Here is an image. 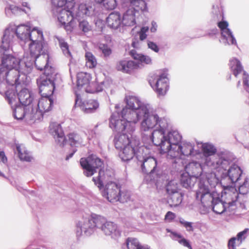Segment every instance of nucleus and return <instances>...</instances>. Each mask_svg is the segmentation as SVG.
<instances>
[{"instance_id": "nucleus-1", "label": "nucleus", "mask_w": 249, "mask_h": 249, "mask_svg": "<svg viewBox=\"0 0 249 249\" xmlns=\"http://www.w3.org/2000/svg\"><path fill=\"white\" fill-rule=\"evenodd\" d=\"M128 118L134 123L142 119L140 130L152 131L150 136L151 142L155 145L160 147L161 154H167V158L178 155L181 136L176 130L165 134L168 127L167 119L159 114L157 110H152L151 105L145 103L136 112L130 113Z\"/></svg>"}, {"instance_id": "nucleus-2", "label": "nucleus", "mask_w": 249, "mask_h": 249, "mask_svg": "<svg viewBox=\"0 0 249 249\" xmlns=\"http://www.w3.org/2000/svg\"><path fill=\"white\" fill-rule=\"evenodd\" d=\"M127 107L124 108L121 113L114 112L110 119L109 126L118 133L115 137L114 142L116 149H122L129 144H140V140L135 134V125L142 119L139 120L136 123L132 122L129 119L130 114L136 112L145 103H142L140 99L135 96H128L125 98Z\"/></svg>"}, {"instance_id": "nucleus-3", "label": "nucleus", "mask_w": 249, "mask_h": 249, "mask_svg": "<svg viewBox=\"0 0 249 249\" xmlns=\"http://www.w3.org/2000/svg\"><path fill=\"white\" fill-rule=\"evenodd\" d=\"M97 230H100L105 235L114 239H117L121 234V231L116 224L95 213L83 215L76 223L75 233L78 239L90 236Z\"/></svg>"}, {"instance_id": "nucleus-4", "label": "nucleus", "mask_w": 249, "mask_h": 249, "mask_svg": "<svg viewBox=\"0 0 249 249\" xmlns=\"http://www.w3.org/2000/svg\"><path fill=\"white\" fill-rule=\"evenodd\" d=\"M220 185L216 183L211 184L208 180L200 183L198 188L196 191V198L200 201L204 207L212 206L213 211L217 214L223 213L227 208L234 206L238 199L237 192L226 193L228 196L231 197V201L223 202L220 199L221 192L217 188Z\"/></svg>"}, {"instance_id": "nucleus-5", "label": "nucleus", "mask_w": 249, "mask_h": 249, "mask_svg": "<svg viewBox=\"0 0 249 249\" xmlns=\"http://www.w3.org/2000/svg\"><path fill=\"white\" fill-rule=\"evenodd\" d=\"M33 37L26 43L30 51V56H24V67L21 69L25 73H30L34 64L37 70L42 71L47 67L48 55L46 54L45 43L42 31H34Z\"/></svg>"}, {"instance_id": "nucleus-6", "label": "nucleus", "mask_w": 249, "mask_h": 249, "mask_svg": "<svg viewBox=\"0 0 249 249\" xmlns=\"http://www.w3.org/2000/svg\"><path fill=\"white\" fill-rule=\"evenodd\" d=\"M55 10L58 13V21L67 32H71L77 26V18L92 15L94 7L90 0L76 5L73 1H70L67 3V7L65 8H58Z\"/></svg>"}, {"instance_id": "nucleus-7", "label": "nucleus", "mask_w": 249, "mask_h": 249, "mask_svg": "<svg viewBox=\"0 0 249 249\" xmlns=\"http://www.w3.org/2000/svg\"><path fill=\"white\" fill-rule=\"evenodd\" d=\"M151 150L145 145H142L137 153V159L140 162L143 173L145 174L144 180L147 183H156L160 181L162 171L160 168L157 160L149 156Z\"/></svg>"}, {"instance_id": "nucleus-8", "label": "nucleus", "mask_w": 249, "mask_h": 249, "mask_svg": "<svg viewBox=\"0 0 249 249\" xmlns=\"http://www.w3.org/2000/svg\"><path fill=\"white\" fill-rule=\"evenodd\" d=\"M113 171L111 169L106 171L100 169L97 177H93L92 180L100 190L106 184L105 189L103 192V196L111 203L117 202L120 193V185L111 180L114 178Z\"/></svg>"}, {"instance_id": "nucleus-9", "label": "nucleus", "mask_w": 249, "mask_h": 249, "mask_svg": "<svg viewBox=\"0 0 249 249\" xmlns=\"http://www.w3.org/2000/svg\"><path fill=\"white\" fill-rule=\"evenodd\" d=\"M4 96L10 105L13 110V116L16 119L20 120L24 118L30 124L36 122L34 115V108L24 106L18 103L16 89H13L7 91Z\"/></svg>"}, {"instance_id": "nucleus-10", "label": "nucleus", "mask_w": 249, "mask_h": 249, "mask_svg": "<svg viewBox=\"0 0 249 249\" xmlns=\"http://www.w3.org/2000/svg\"><path fill=\"white\" fill-rule=\"evenodd\" d=\"M202 151L205 157V163L209 166L211 170L218 168L219 166L227 167L231 160L230 154L227 152H222L215 155L216 148L209 143H203Z\"/></svg>"}, {"instance_id": "nucleus-11", "label": "nucleus", "mask_w": 249, "mask_h": 249, "mask_svg": "<svg viewBox=\"0 0 249 249\" xmlns=\"http://www.w3.org/2000/svg\"><path fill=\"white\" fill-rule=\"evenodd\" d=\"M19 76L17 69L8 71L0 64V94L4 96L6 92L11 89H16V86L24 84Z\"/></svg>"}, {"instance_id": "nucleus-12", "label": "nucleus", "mask_w": 249, "mask_h": 249, "mask_svg": "<svg viewBox=\"0 0 249 249\" xmlns=\"http://www.w3.org/2000/svg\"><path fill=\"white\" fill-rule=\"evenodd\" d=\"M44 73L37 80L39 93L44 97H51L55 89L56 82L60 78V75L54 71L51 67L43 68Z\"/></svg>"}, {"instance_id": "nucleus-13", "label": "nucleus", "mask_w": 249, "mask_h": 249, "mask_svg": "<svg viewBox=\"0 0 249 249\" xmlns=\"http://www.w3.org/2000/svg\"><path fill=\"white\" fill-rule=\"evenodd\" d=\"M210 168L205 163L202 166L199 162L193 161L189 162L185 167V170L187 173L191 175L193 178H199V181L198 184V188L199 185L202 180L203 181L208 180L210 183H216L217 179L215 178V174L213 173V170L210 168V171L207 170Z\"/></svg>"}, {"instance_id": "nucleus-14", "label": "nucleus", "mask_w": 249, "mask_h": 249, "mask_svg": "<svg viewBox=\"0 0 249 249\" xmlns=\"http://www.w3.org/2000/svg\"><path fill=\"white\" fill-rule=\"evenodd\" d=\"M10 51H4L0 55L1 64L8 71L12 69H17L19 71V77L20 80L25 83V79L27 78V75L29 73L24 72L21 69L24 67L23 58L21 60L17 58L13 54L8 53Z\"/></svg>"}, {"instance_id": "nucleus-15", "label": "nucleus", "mask_w": 249, "mask_h": 249, "mask_svg": "<svg viewBox=\"0 0 249 249\" xmlns=\"http://www.w3.org/2000/svg\"><path fill=\"white\" fill-rule=\"evenodd\" d=\"M230 157L231 160L227 167H223L222 166H219L218 168L215 169L217 170L218 171H221L222 172V182L224 181L225 179H228L231 183H236L239 182L240 180L242 171L236 164H233L230 166L233 159L230 154Z\"/></svg>"}, {"instance_id": "nucleus-16", "label": "nucleus", "mask_w": 249, "mask_h": 249, "mask_svg": "<svg viewBox=\"0 0 249 249\" xmlns=\"http://www.w3.org/2000/svg\"><path fill=\"white\" fill-rule=\"evenodd\" d=\"M53 103L52 97L42 96L39 100H36L34 104V115L36 122L40 121L44 114L52 109Z\"/></svg>"}, {"instance_id": "nucleus-17", "label": "nucleus", "mask_w": 249, "mask_h": 249, "mask_svg": "<svg viewBox=\"0 0 249 249\" xmlns=\"http://www.w3.org/2000/svg\"><path fill=\"white\" fill-rule=\"evenodd\" d=\"M103 164V161L93 154L87 158L80 159V164L84 170V174L87 177L93 175L96 172V170L101 167Z\"/></svg>"}, {"instance_id": "nucleus-18", "label": "nucleus", "mask_w": 249, "mask_h": 249, "mask_svg": "<svg viewBox=\"0 0 249 249\" xmlns=\"http://www.w3.org/2000/svg\"><path fill=\"white\" fill-rule=\"evenodd\" d=\"M14 29V24L10 23L4 30L0 46V55L4 51H12V47L17 38Z\"/></svg>"}, {"instance_id": "nucleus-19", "label": "nucleus", "mask_w": 249, "mask_h": 249, "mask_svg": "<svg viewBox=\"0 0 249 249\" xmlns=\"http://www.w3.org/2000/svg\"><path fill=\"white\" fill-rule=\"evenodd\" d=\"M14 27L16 36L22 46L26 45L30 40L33 37L32 33L34 31H41L37 28H34L31 31L30 27L22 24L18 25L14 24Z\"/></svg>"}, {"instance_id": "nucleus-20", "label": "nucleus", "mask_w": 249, "mask_h": 249, "mask_svg": "<svg viewBox=\"0 0 249 249\" xmlns=\"http://www.w3.org/2000/svg\"><path fill=\"white\" fill-rule=\"evenodd\" d=\"M149 83L159 95H165L168 89L169 80L164 74L156 76L153 80L150 79Z\"/></svg>"}, {"instance_id": "nucleus-21", "label": "nucleus", "mask_w": 249, "mask_h": 249, "mask_svg": "<svg viewBox=\"0 0 249 249\" xmlns=\"http://www.w3.org/2000/svg\"><path fill=\"white\" fill-rule=\"evenodd\" d=\"M217 25L221 31V39L225 45H237V42L231 31L228 28L226 21H218Z\"/></svg>"}, {"instance_id": "nucleus-22", "label": "nucleus", "mask_w": 249, "mask_h": 249, "mask_svg": "<svg viewBox=\"0 0 249 249\" xmlns=\"http://www.w3.org/2000/svg\"><path fill=\"white\" fill-rule=\"evenodd\" d=\"M179 154L175 157H169L168 159L174 160L173 163L175 164L182 163L181 159V156H194L197 154L196 151L194 150V145L190 142H184L182 145L179 144Z\"/></svg>"}, {"instance_id": "nucleus-23", "label": "nucleus", "mask_w": 249, "mask_h": 249, "mask_svg": "<svg viewBox=\"0 0 249 249\" xmlns=\"http://www.w3.org/2000/svg\"><path fill=\"white\" fill-rule=\"evenodd\" d=\"M49 132L53 137L55 142L60 146H63L66 142V138L61 125L57 123H51L49 126Z\"/></svg>"}, {"instance_id": "nucleus-24", "label": "nucleus", "mask_w": 249, "mask_h": 249, "mask_svg": "<svg viewBox=\"0 0 249 249\" xmlns=\"http://www.w3.org/2000/svg\"><path fill=\"white\" fill-rule=\"evenodd\" d=\"M131 8L126 10L121 17L123 26H133L135 25V13L136 12H143L147 10L146 3H145V8L143 9H136V7L130 4Z\"/></svg>"}, {"instance_id": "nucleus-25", "label": "nucleus", "mask_w": 249, "mask_h": 249, "mask_svg": "<svg viewBox=\"0 0 249 249\" xmlns=\"http://www.w3.org/2000/svg\"><path fill=\"white\" fill-rule=\"evenodd\" d=\"M16 94L19 103L28 107L34 108V104L36 100L34 99V93L31 90L24 88Z\"/></svg>"}, {"instance_id": "nucleus-26", "label": "nucleus", "mask_w": 249, "mask_h": 249, "mask_svg": "<svg viewBox=\"0 0 249 249\" xmlns=\"http://www.w3.org/2000/svg\"><path fill=\"white\" fill-rule=\"evenodd\" d=\"M75 106H79L81 109L86 113L95 112L99 107V104L97 100L89 99L82 103L80 96L76 94Z\"/></svg>"}, {"instance_id": "nucleus-27", "label": "nucleus", "mask_w": 249, "mask_h": 249, "mask_svg": "<svg viewBox=\"0 0 249 249\" xmlns=\"http://www.w3.org/2000/svg\"><path fill=\"white\" fill-rule=\"evenodd\" d=\"M142 145L129 144L123 147L119 153V156L122 160L127 161L132 159L134 156L137 158V153Z\"/></svg>"}, {"instance_id": "nucleus-28", "label": "nucleus", "mask_w": 249, "mask_h": 249, "mask_svg": "<svg viewBox=\"0 0 249 249\" xmlns=\"http://www.w3.org/2000/svg\"><path fill=\"white\" fill-rule=\"evenodd\" d=\"M67 137L68 142L71 146L78 147L84 145L85 135L81 132L73 131L69 133Z\"/></svg>"}, {"instance_id": "nucleus-29", "label": "nucleus", "mask_w": 249, "mask_h": 249, "mask_svg": "<svg viewBox=\"0 0 249 249\" xmlns=\"http://www.w3.org/2000/svg\"><path fill=\"white\" fill-rule=\"evenodd\" d=\"M140 65L132 60H122L120 61L116 66L118 71L123 72L130 73L134 70L138 69Z\"/></svg>"}, {"instance_id": "nucleus-30", "label": "nucleus", "mask_w": 249, "mask_h": 249, "mask_svg": "<svg viewBox=\"0 0 249 249\" xmlns=\"http://www.w3.org/2000/svg\"><path fill=\"white\" fill-rule=\"evenodd\" d=\"M91 77L89 73L79 72L77 75V86L79 88H83L86 91V88L91 87L93 83H90Z\"/></svg>"}, {"instance_id": "nucleus-31", "label": "nucleus", "mask_w": 249, "mask_h": 249, "mask_svg": "<svg viewBox=\"0 0 249 249\" xmlns=\"http://www.w3.org/2000/svg\"><path fill=\"white\" fill-rule=\"evenodd\" d=\"M129 54L134 59L138 61L136 62L137 64L140 66L138 69L142 68L144 65H150L152 64V61L150 56L138 53L135 50H131Z\"/></svg>"}, {"instance_id": "nucleus-32", "label": "nucleus", "mask_w": 249, "mask_h": 249, "mask_svg": "<svg viewBox=\"0 0 249 249\" xmlns=\"http://www.w3.org/2000/svg\"><path fill=\"white\" fill-rule=\"evenodd\" d=\"M107 26L111 28L116 29L122 25L121 16L118 12H112L107 18Z\"/></svg>"}, {"instance_id": "nucleus-33", "label": "nucleus", "mask_w": 249, "mask_h": 249, "mask_svg": "<svg viewBox=\"0 0 249 249\" xmlns=\"http://www.w3.org/2000/svg\"><path fill=\"white\" fill-rule=\"evenodd\" d=\"M229 66L231 71L235 77L245 71L241 62L236 58H232L230 60Z\"/></svg>"}, {"instance_id": "nucleus-34", "label": "nucleus", "mask_w": 249, "mask_h": 249, "mask_svg": "<svg viewBox=\"0 0 249 249\" xmlns=\"http://www.w3.org/2000/svg\"><path fill=\"white\" fill-rule=\"evenodd\" d=\"M16 148L18 157L21 160L27 162H30L32 160V156L23 144H16Z\"/></svg>"}, {"instance_id": "nucleus-35", "label": "nucleus", "mask_w": 249, "mask_h": 249, "mask_svg": "<svg viewBox=\"0 0 249 249\" xmlns=\"http://www.w3.org/2000/svg\"><path fill=\"white\" fill-rule=\"evenodd\" d=\"M167 232H170V237L174 240L178 241L180 245L189 249H193L189 241L184 238L180 233L167 229Z\"/></svg>"}, {"instance_id": "nucleus-36", "label": "nucleus", "mask_w": 249, "mask_h": 249, "mask_svg": "<svg viewBox=\"0 0 249 249\" xmlns=\"http://www.w3.org/2000/svg\"><path fill=\"white\" fill-rule=\"evenodd\" d=\"M249 231V229H245L244 231L239 232L236 237L231 238L228 243V247L229 249H234V247L235 246L236 243L239 245L242 242V240L245 239V234Z\"/></svg>"}, {"instance_id": "nucleus-37", "label": "nucleus", "mask_w": 249, "mask_h": 249, "mask_svg": "<svg viewBox=\"0 0 249 249\" xmlns=\"http://www.w3.org/2000/svg\"><path fill=\"white\" fill-rule=\"evenodd\" d=\"M196 180V178L192 177L186 172L181 176L180 184L185 188H191L194 186Z\"/></svg>"}, {"instance_id": "nucleus-38", "label": "nucleus", "mask_w": 249, "mask_h": 249, "mask_svg": "<svg viewBox=\"0 0 249 249\" xmlns=\"http://www.w3.org/2000/svg\"><path fill=\"white\" fill-rule=\"evenodd\" d=\"M183 195L180 192L169 195L168 203L171 207H177L182 201Z\"/></svg>"}, {"instance_id": "nucleus-39", "label": "nucleus", "mask_w": 249, "mask_h": 249, "mask_svg": "<svg viewBox=\"0 0 249 249\" xmlns=\"http://www.w3.org/2000/svg\"><path fill=\"white\" fill-rule=\"evenodd\" d=\"M59 43V46L61 48L63 54L67 57L71 58V53L69 50V46L68 44L65 41L64 39L59 36H55Z\"/></svg>"}, {"instance_id": "nucleus-40", "label": "nucleus", "mask_w": 249, "mask_h": 249, "mask_svg": "<svg viewBox=\"0 0 249 249\" xmlns=\"http://www.w3.org/2000/svg\"><path fill=\"white\" fill-rule=\"evenodd\" d=\"M127 249H149L147 246H141L136 238H128L126 241Z\"/></svg>"}, {"instance_id": "nucleus-41", "label": "nucleus", "mask_w": 249, "mask_h": 249, "mask_svg": "<svg viewBox=\"0 0 249 249\" xmlns=\"http://www.w3.org/2000/svg\"><path fill=\"white\" fill-rule=\"evenodd\" d=\"M86 59V65L87 67L92 69L95 68L97 62L95 56L89 52H86L85 54Z\"/></svg>"}, {"instance_id": "nucleus-42", "label": "nucleus", "mask_w": 249, "mask_h": 249, "mask_svg": "<svg viewBox=\"0 0 249 249\" xmlns=\"http://www.w3.org/2000/svg\"><path fill=\"white\" fill-rule=\"evenodd\" d=\"M24 11V10L14 5H7L5 8V14L11 17L12 15H18Z\"/></svg>"}, {"instance_id": "nucleus-43", "label": "nucleus", "mask_w": 249, "mask_h": 249, "mask_svg": "<svg viewBox=\"0 0 249 249\" xmlns=\"http://www.w3.org/2000/svg\"><path fill=\"white\" fill-rule=\"evenodd\" d=\"M167 193L169 195L179 192L178 184L176 180L170 181L166 186Z\"/></svg>"}, {"instance_id": "nucleus-44", "label": "nucleus", "mask_w": 249, "mask_h": 249, "mask_svg": "<svg viewBox=\"0 0 249 249\" xmlns=\"http://www.w3.org/2000/svg\"><path fill=\"white\" fill-rule=\"evenodd\" d=\"M80 18L78 17L77 18L76 21L77 22V24L79 23V29L84 33H88L89 31L91 30V27L89 24V22L86 20L80 21Z\"/></svg>"}, {"instance_id": "nucleus-45", "label": "nucleus", "mask_w": 249, "mask_h": 249, "mask_svg": "<svg viewBox=\"0 0 249 249\" xmlns=\"http://www.w3.org/2000/svg\"><path fill=\"white\" fill-rule=\"evenodd\" d=\"M212 14L213 15V19L215 21H219L223 18V12L218 5L213 6Z\"/></svg>"}, {"instance_id": "nucleus-46", "label": "nucleus", "mask_w": 249, "mask_h": 249, "mask_svg": "<svg viewBox=\"0 0 249 249\" xmlns=\"http://www.w3.org/2000/svg\"><path fill=\"white\" fill-rule=\"evenodd\" d=\"M242 80L244 89L249 93V74L246 71L242 74Z\"/></svg>"}, {"instance_id": "nucleus-47", "label": "nucleus", "mask_w": 249, "mask_h": 249, "mask_svg": "<svg viewBox=\"0 0 249 249\" xmlns=\"http://www.w3.org/2000/svg\"><path fill=\"white\" fill-rule=\"evenodd\" d=\"M93 85H91V87L90 88H86V92L88 93H94L95 92H99L103 90V82H101L100 84H97L93 83Z\"/></svg>"}, {"instance_id": "nucleus-48", "label": "nucleus", "mask_w": 249, "mask_h": 249, "mask_svg": "<svg viewBox=\"0 0 249 249\" xmlns=\"http://www.w3.org/2000/svg\"><path fill=\"white\" fill-rule=\"evenodd\" d=\"M238 191L241 195H246L249 192V181L248 178H246L243 184L239 186Z\"/></svg>"}, {"instance_id": "nucleus-49", "label": "nucleus", "mask_w": 249, "mask_h": 249, "mask_svg": "<svg viewBox=\"0 0 249 249\" xmlns=\"http://www.w3.org/2000/svg\"><path fill=\"white\" fill-rule=\"evenodd\" d=\"M130 4L136 7V9H143L145 8V1L144 0H128Z\"/></svg>"}, {"instance_id": "nucleus-50", "label": "nucleus", "mask_w": 249, "mask_h": 249, "mask_svg": "<svg viewBox=\"0 0 249 249\" xmlns=\"http://www.w3.org/2000/svg\"><path fill=\"white\" fill-rule=\"evenodd\" d=\"M130 197V194L129 192L127 191H120L119 196H118L119 199L118 201H120L121 203H124L129 200Z\"/></svg>"}, {"instance_id": "nucleus-51", "label": "nucleus", "mask_w": 249, "mask_h": 249, "mask_svg": "<svg viewBox=\"0 0 249 249\" xmlns=\"http://www.w3.org/2000/svg\"><path fill=\"white\" fill-rule=\"evenodd\" d=\"M102 2L105 8L107 10H113L117 5L116 0H104Z\"/></svg>"}, {"instance_id": "nucleus-52", "label": "nucleus", "mask_w": 249, "mask_h": 249, "mask_svg": "<svg viewBox=\"0 0 249 249\" xmlns=\"http://www.w3.org/2000/svg\"><path fill=\"white\" fill-rule=\"evenodd\" d=\"M149 31V27L148 26L142 27L138 34L139 35L140 40L143 41L147 37L146 33Z\"/></svg>"}, {"instance_id": "nucleus-53", "label": "nucleus", "mask_w": 249, "mask_h": 249, "mask_svg": "<svg viewBox=\"0 0 249 249\" xmlns=\"http://www.w3.org/2000/svg\"><path fill=\"white\" fill-rule=\"evenodd\" d=\"M69 2L67 1L66 0H52V3L53 6L56 7V9L62 8L64 5L67 7V3Z\"/></svg>"}, {"instance_id": "nucleus-54", "label": "nucleus", "mask_w": 249, "mask_h": 249, "mask_svg": "<svg viewBox=\"0 0 249 249\" xmlns=\"http://www.w3.org/2000/svg\"><path fill=\"white\" fill-rule=\"evenodd\" d=\"M99 48L105 57L109 56L111 53V50L107 45L101 44Z\"/></svg>"}, {"instance_id": "nucleus-55", "label": "nucleus", "mask_w": 249, "mask_h": 249, "mask_svg": "<svg viewBox=\"0 0 249 249\" xmlns=\"http://www.w3.org/2000/svg\"><path fill=\"white\" fill-rule=\"evenodd\" d=\"M180 223L183 225L186 229V231H193L194 229L192 226V223L190 222H188L185 221L183 218L179 219Z\"/></svg>"}, {"instance_id": "nucleus-56", "label": "nucleus", "mask_w": 249, "mask_h": 249, "mask_svg": "<svg viewBox=\"0 0 249 249\" xmlns=\"http://www.w3.org/2000/svg\"><path fill=\"white\" fill-rule=\"evenodd\" d=\"M147 46L148 48L150 49L152 51L156 53H158L159 51V48L158 45L154 42L150 41H147Z\"/></svg>"}, {"instance_id": "nucleus-57", "label": "nucleus", "mask_w": 249, "mask_h": 249, "mask_svg": "<svg viewBox=\"0 0 249 249\" xmlns=\"http://www.w3.org/2000/svg\"><path fill=\"white\" fill-rule=\"evenodd\" d=\"M175 217L176 215L174 213L169 211L166 213L165 216V219L167 220L171 221L172 220H173L175 218Z\"/></svg>"}, {"instance_id": "nucleus-58", "label": "nucleus", "mask_w": 249, "mask_h": 249, "mask_svg": "<svg viewBox=\"0 0 249 249\" xmlns=\"http://www.w3.org/2000/svg\"><path fill=\"white\" fill-rule=\"evenodd\" d=\"M7 160V158L5 156V153L3 151L0 152V161L3 163H5Z\"/></svg>"}, {"instance_id": "nucleus-59", "label": "nucleus", "mask_w": 249, "mask_h": 249, "mask_svg": "<svg viewBox=\"0 0 249 249\" xmlns=\"http://www.w3.org/2000/svg\"><path fill=\"white\" fill-rule=\"evenodd\" d=\"M157 24L156 22L154 21H152L151 27L150 28L151 32L154 33L157 31Z\"/></svg>"}, {"instance_id": "nucleus-60", "label": "nucleus", "mask_w": 249, "mask_h": 249, "mask_svg": "<svg viewBox=\"0 0 249 249\" xmlns=\"http://www.w3.org/2000/svg\"><path fill=\"white\" fill-rule=\"evenodd\" d=\"M132 46L134 48H138L140 47V42L139 40L135 39L133 40L132 43Z\"/></svg>"}, {"instance_id": "nucleus-61", "label": "nucleus", "mask_w": 249, "mask_h": 249, "mask_svg": "<svg viewBox=\"0 0 249 249\" xmlns=\"http://www.w3.org/2000/svg\"><path fill=\"white\" fill-rule=\"evenodd\" d=\"M77 151V149L76 148H74L73 149V150H72V152H71V153L69 154L66 158V160H69L70 158H71L72 157V156L73 155V154H74V153Z\"/></svg>"}, {"instance_id": "nucleus-62", "label": "nucleus", "mask_w": 249, "mask_h": 249, "mask_svg": "<svg viewBox=\"0 0 249 249\" xmlns=\"http://www.w3.org/2000/svg\"><path fill=\"white\" fill-rule=\"evenodd\" d=\"M21 4H22V6L27 7L29 10L30 9V7L29 6V3L28 2H22Z\"/></svg>"}, {"instance_id": "nucleus-63", "label": "nucleus", "mask_w": 249, "mask_h": 249, "mask_svg": "<svg viewBox=\"0 0 249 249\" xmlns=\"http://www.w3.org/2000/svg\"><path fill=\"white\" fill-rule=\"evenodd\" d=\"M218 32V30L217 29H214L212 30V33H209V35H215Z\"/></svg>"}, {"instance_id": "nucleus-64", "label": "nucleus", "mask_w": 249, "mask_h": 249, "mask_svg": "<svg viewBox=\"0 0 249 249\" xmlns=\"http://www.w3.org/2000/svg\"><path fill=\"white\" fill-rule=\"evenodd\" d=\"M241 82L240 80H239L238 82H237V87H239L240 86H241Z\"/></svg>"}]
</instances>
